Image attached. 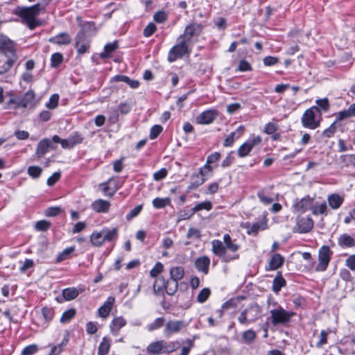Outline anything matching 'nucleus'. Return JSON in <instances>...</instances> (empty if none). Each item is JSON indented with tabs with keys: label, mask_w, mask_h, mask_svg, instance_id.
I'll list each match as a JSON object with an SVG mask.
<instances>
[{
	"label": "nucleus",
	"mask_w": 355,
	"mask_h": 355,
	"mask_svg": "<svg viewBox=\"0 0 355 355\" xmlns=\"http://www.w3.org/2000/svg\"><path fill=\"white\" fill-rule=\"evenodd\" d=\"M63 60V56L60 53H55L51 58V66L53 68L57 67Z\"/></svg>",
	"instance_id": "a18cd8bd"
},
{
	"label": "nucleus",
	"mask_w": 355,
	"mask_h": 355,
	"mask_svg": "<svg viewBox=\"0 0 355 355\" xmlns=\"http://www.w3.org/2000/svg\"><path fill=\"white\" fill-rule=\"evenodd\" d=\"M204 175L205 173H202V168H200L199 172L193 175L192 182H194L198 185V187L202 185L205 181Z\"/></svg>",
	"instance_id": "3c124183"
},
{
	"label": "nucleus",
	"mask_w": 355,
	"mask_h": 355,
	"mask_svg": "<svg viewBox=\"0 0 355 355\" xmlns=\"http://www.w3.org/2000/svg\"><path fill=\"white\" fill-rule=\"evenodd\" d=\"M187 345L181 349V353L179 355H189L191 348L193 347V341L191 339L186 340Z\"/></svg>",
	"instance_id": "680f3d73"
},
{
	"label": "nucleus",
	"mask_w": 355,
	"mask_h": 355,
	"mask_svg": "<svg viewBox=\"0 0 355 355\" xmlns=\"http://www.w3.org/2000/svg\"><path fill=\"white\" fill-rule=\"evenodd\" d=\"M91 207L96 212L106 213L109 211L110 203L109 201L98 199L93 202Z\"/></svg>",
	"instance_id": "393cba45"
},
{
	"label": "nucleus",
	"mask_w": 355,
	"mask_h": 355,
	"mask_svg": "<svg viewBox=\"0 0 355 355\" xmlns=\"http://www.w3.org/2000/svg\"><path fill=\"white\" fill-rule=\"evenodd\" d=\"M211 291L209 288H205L200 291L197 296V300L200 303L205 302L209 297Z\"/></svg>",
	"instance_id": "49530a36"
},
{
	"label": "nucleus",
	"mask_w": 355,
	"mask_h": 355,
	"mask_svg": "<svg viewBox=\"0 0 355 355\" xmlns=\"http://www.w3.org/2000/svg\"><path fill=\"white\" fill-rule=\"evenodd\" d=\"M164 318H157L153 322L148 324L147 329L149 331H153L156 329L161 328L164 324Z\"/></svg>",
	"instance_id": "58836bf2"
},
{
	"label": "nucleus",
	"mask_w": 355,
	"mask_h": 355,
	"mask_svg": "<svg viewBox=\"0 0 355 355\" xmlns=\"http://www.w3.org/2000/svg\"><path fill=\"white\" fill-rule=\"evenodd\" d=\"M329 331L322 330L319 335V340L316 343V347L321 348L324 345L327 343V337Z\"/></svg>",
	"instance_id": "37998d69"
},
{
	"label": "nucleus",
	"mask_w": 355,
	"mask_h": 355,
	"mask_svg": "<svg viewBox=\"0 0 355 355\" xmlns=\"http://www.w3.org/2000/svg\"><path fill=\"white\" fill-rule=\"evenodd\" d=\"M50 222L45 220H40L37 222L35 225L36 230H37L38 231H46L50 227Z\"/></svg>",
	"instance_id": "4d7b16f0"
},
{
	"label": "nucleus",
	"mask_w": 355,
	"mask_h": 355,
	"mask_svg": "<svg viewBox=\"0 0 355 355\" xmlns=\"http://www.w3.org/2000/svg\"><path fill=\"white\" fill-rule=\"evenodd\" d=\"M38 350V347L35 344L30 345L28 346L25 347L22 351L21 355H33L35 354Z\"/></svg>",
	"instance_id": "de8ad7c7"
},
{
	"label": "nucleus",
	"mask_w": 355,
	"mask_h": 355,
	"mask_svg": "<svg viewBox=\"0 0 355 355\" xmlns=\"http://www.w3.org/2000/svg\"><path fill=\"white\" fill-rule=\"evenodd\" d=\"M178 341H166L159 340L150 343L146 347V352L150 355H159L161 354H171L180 347Z\"/></svg>",
	"instance_id": "7ed1b4c3"
},
{
	"label": "nucleus",
	"mask_w": 355,
	"mask_h": 355,
	"mask_svg": "<svg viewBox=\"0 0 355 355\" xmlns=\"http://www.w3.org/2000/svg\"><path fill=\"white\" fill-rule=\"evenodd\" d=\"M160 282L162 284H164V288L166 293L169 295H173L178 288V282L173 279L168 280L166 283H164V279L163 278H159L155 280L153 284V290L155 294L159 293V292L162 290V286L158 285V282Z\"/></svg>",
	"instance_id": "9b49d317"
},
{
	"label": "nucleus",
	"mask_w": 355,
	"mask_h": 355,
	"mask_svg": "<svg viewBox=\"0 0 355 355\" xmlns=\"http://www.w3.org/2000/svg\"><path fill=\"white\" fill-rule=\"evenodd\" d=\"M118 48L117 42L108 43L104 46V51L101 53V58H107Z\"/></svg>",
	"instance_id": "e433bc0d"
},
{
	"label": "nucleus",
	"mask_w": 355,
	"mask_h": 355,
	"mask_svg": "<svg viewBox=\"0 0 355 355\" xmlns=\"http://www.w3.org/2000/svg\"><path fill=\"white\" fill-rule=\"evenodd\" d=\"M191 46L186 43L182 37H178L176 44L170 49L167 59L168 62H173L186 55H189L191 52Z\"/></svg>",
	"instance_id": "0eeeda50"
},
{
	"label": "nucleus",
	"mask_w": 355,
	"mask_h": 355,
	"mask_svg": "<svg viewBox=\"0 0 355 355\" xmlns=\"http://www.w3.org/2000/svg\"><path fill=\"white\" fill-rule=\"evenodd\" d=\"M79 295V292L76 288H67L62 291V296L63 297L67 300L70 301L74 300Z\"/></svg>",
	"instance_id": "f704fd0d"
},
{
	"label": "nucleus",
	"mask_w": 355,
	"mask_h": 355,
	"mask_svg": "<svg viewBox=\"0 0 355 355\" xmlns=\"http://www.w3.org/2000/svg\"><path fill=\"white\" fill-rule=\"evenodd\" d=\"M297 231L300 233H307L313 227V221L309 217H302L297 220Z\"/></svg>",
	"instance_id": "f3484780"
},
{
	"label": "nucleus",
	"mask_w": 355,
	"mask_h": 355,
	"mask_svg": "<svg viewBox=\"0 0 355 355\" xmlns=\"http://www.w3.org/2000/svg\"><path fill=\"white\" fill-rule=\"evenodd\" d=\"M163 265L160 262L156 263L155 266L150 270V275L152 277H156L158 276L159 274H160L163 270Z\"/></svg>",
	"instance_id": "864d4df0"
},
{
	"label": "nucleus",
	"mask_w": 355,
	"mask_h": 355,
	"mask_svg": "<svg viewBox=\"0 0 355 355\" xmlns=\"http://www.w3.org/2000/svg\"><path fill=\"white\" fill-rule=\"evenodd\" d=\"M69 140L72 146L74 147L76 145L83 142V137L81 134L78 132H75L73 135L69 137Z\"/></svg>",
	"instance_id": "6e6d98bb"
},
{
	"label": "nucleus",
	"mask_w": 355,
	"mask_h": 355,
	"mask_svg": "<svg viewBox=\"0 0 355 355\" xmlns=\"http://www.w3.org/2000/svg\"><path fill=\"white\" fill-rule=\"evenodd\" d=\"M338 245L343 249L355 248V238L344 233L338 238Z\"/></svg>",
	"instance_id": "a211bd4d"
},
{
	"label": "nucleus",
	"mask_w": 355,
	"mask_h": 355,
	"mask_svg": "<svg viewBox=\"0 0 355 355\" xmlns=\"http://www.w3.org/2000/svg\"><path fill=\"white\" fill-rule=\"evenodd\" d=\"M171 200L169 198H156L153 200V205L156 209H162L169 205Z\"/></svg>",
	"instance_id": "4c0bfd02"
},
{
	"label": "nucleus",
	"mask_w": 355,
	"mask_h": 355,
	"mask_svg": "<svg viewBox=\"0 0 355 355\" xmlns=\"http://www.w3.org/2000/svg\"><path fill=\"white\" fill-rule=\"evenodd\" d=\"M153 19L157 23H162L166 20L167 15L164 11H159L154 15Z\"/></svg>",
	"instance_id": "338daca9"
},
{
	"label": "nucleus",
	"mask_w": 355,
	"mask_h": 355,
	"mask_svg": "<svg viewBox=\"0 0 355 355\" xmlns=\"http://www.w3.org/2000/svg\"><path fill=\"white\" fill-rule=\"evenodd\" d=\"M42 313L46 322L51 320L53 317V311L49 307H43L42 309Z\"/></svg>",
	"instance_id": "e2e57ef3"
},
{
	"label": "nucleus",
	"mask_w": 355,
	"mask_h": 355,
	"mask_svg": "<svg viewBox=\"0 0 355 355\" xmlns=\"http://www.w3.org/2000/svg\"><path fill=\"white\" fill-rule=\"evenodd\" d=\"M90 241L94 246H101L105 242L102 231L93 232L90 236Z\"/></svg>",
	"instance_id": "7c9ffc66"
},
{
	"label": "nucleus",
	"mask_w": 355,
	"mask_h": 355,
	"mask_svg": "<svg viewBox=\"0 0 355 355\" xmlns=\"http://www.w3.org/2000/svg\"><path fill=\"white\" fill-rule=\"evenodd\" d=\"M35 95L33 90H28L21 96L10 98L8 107L13 109L33 107L35 105Z\"/></svg>",
	"instance_id": "39448f33"
},
{
	"label": "nucleus",
	"mask_w": 355,
	"mask_h": 355,
	"mask_svg": "<svg viewBox=\"0 0 355 355\" xmlns=\"http://www.w3.org/2000/svg\"><path fill=\"white\" fill-rule=\"evenodd\" d=\"M163 128L159 125H153L150 132L149 137L150 139H154L162 132Z\"/></svg>",
	"instance_id": "5fc2aeb1"
},
{
	"label": "nucleus",
	"mask_w": 355,
	"mask_h": 355,
	"mask_svg": "<svg viewBox=\"0 0 355 355\" xmlns=\"http://www.w3.org/2000/svg\"><path fill=\"white\" fill-rule=\"evenodd\" d=\"M261 307L256 303L251 304L243 309L238 316V321L242 325H248L261 318Z\"/></svg>",
	"instance_id": "20e7f679"
},
{
	"label": "nucleus",
	"mask_w": 355,
	"mask_h": 355,
	"mask_svg": "<svg viewBox=\"0 0 355 355\" xmlns=\"http://www.w3.org/2000/svg\"><path fill=\"white\" fill-rule=\"evenodd\" d=\"M185 326V323L182 320H171L165 324L163 332L166 338H169L172 334L178 333Z\"/></svg>",
	"instance_id": "4468645a"
},
{
	"label": "nucleus",
	"mask_w": 355,
	"mask_h": 355,
	"mask_svg": "<svg viewBox=\"0 0 355 355\" xmlns=\"http://www.w3.org/2000/svg\"><path fill=\"white\" fill-rule=\"evenodd\" d=\"M49 148H53L49 139L45 138L42 139L37 144L36 149V155L38 157H42L48 151Z\"/></svg>",
	"instance_id": "5701e85b"
},
{
	"label": "nucleus",
	"mask_w": 355,
	"mask_h": 355,
	"mask_svg": "<svg viewBox=\"0 0 355 355\" xmlns=\"http://www.w3.org/2000/svg\"><path fill=\"white\" fill-rule=\"evenodd\" d=\"M270 313L272 323L274 325L288 323L290 322L291 318L295 315L293 311H287L281 306L271 310Z\"/></svg>",
	"instance_id": "1a4fd4ad"
},
{
	"label": "nucleus",
	"mask_w": 355,
	"mask_h": 355,
	"mask_svg": "<svg viewBox=\"0 0 355 355\" xmlns=\"http://www.w3.org/2000/svg\"><path fill=\"white\" fill-rule=\"evenodd\" d=\"M218 114L219 112L217 110L209 109L199 114L196 121L198 124H210L218 117Z\"/></svg>",
	"instance_id": "2eb2a0df"
},
{
	"label": "nucleus",
	"mask_w": 355,
	"mask_h": 355,
	"mask_svg": "<svg viewBox=\"0 0 355 355\" xmlns=\"http://www.w3.org/2000/svg\"><path fill=\"white\" fill-rule=\"evenodd\" d=\"M49 42L57 45H68L71 42V37L67 33H61L50 37Z\"/></svg>",
	"instance_id": "6ab92c4d"
},
{
	"label": "nucleus",
	"mask_w": 355,
	"mask_h": 355,
	"mask_svg": "<svg viewBox=\"0 0 355 355\" xmlns=\"http://www.w3.org/2000/svg\"><path fill=\"white\" fill-rule=\"evenodd\" d=\"M211 245L214 254L221 258L225 262H229L239 258V255L238 254H235L233 256L227 254L226 252V247L223 244L222 241L219 240L215 239L212 241Z\"/></svg>",
	"instance_id": "9d476101"
},
{
	"label": "nucleus",
	"mask_w": 355,
	"mask_h": 355,
	"mask_svg": "<svg viewBox=\"0 0 355 355\" xmlns=\"http://www.w3.org/2000/svg\"><path fill=\"white\" fill-rule=\"evenodd\" d=\"M211 208H212L211 202L210 201H205V202H200V203L197 204L196 205H195L192 208V212L195 214L196 212H198L202 209L209 211L211 209Z\"/></svg>",
	"instance_id": "79ce46f5"
},
{
	"label": "nucleus",
	"mask_w": 355,
	"mask_h": 355,
	"mask_svg": "<svg viewBox=\"0 0 355 355\" xmlns=\"http://www.w3.org/2000/svg\"><path fill=\"white\" fill-rule=\"evenodd\" d=\"M74 251L75 248L73 246L64 249L58 255L57 262H61L70 259Z\"/></svg>",
	"instance_id": "c9c22d12"
},
{
	"label": "nucleus",
	"mask_w": 355,
	"mask_h": 355,
	"mask_svg": "<svg viewBox=\"0 0 355 355\" xmlns=\"http://www.w3.org/2000/svg\"><path fill=\"white\" fill-rule=\"evenodd\" d=\"M279 275H277L273 280L272 290L276 293L279 292L286 284L285 279L282 277L279 272Z\"/></svg>",
	"instance_id": "a19ab883"
},
{
	"label": "nucleus",
	"mask_w": 355,
	"mask_h": 355,
	"mask_svg": "<svg viewBox=\"0 0 355 355\" xmlns=\"http://www.w3.org/2000/svg\"><path fill=\"white\" fill-rule=\"evenodd\" d=\"M256 332L252 329H248L242 334V342L246 345H250L254 343L256 338Z\"/></svg>",
	"instance_id": "473e14b6"
},
{
	"label": "nucleus",
	"mask_w": 355,
	"mask_h": 355,
	"mask_svg": "<svg viewBox=\"0 0 355 355\" xmlns=\"http://www.w3.org/2000/svg\"><path fill=\"white\" fill-rule=\"evenodd\" d=\"M321 120V112L316 106L307 109L303 114L301 121L304 128L314 130L319 127Z\"/></svg>",
	"instance_id": "423d86ee"
},
{
	"label": "nucleus",
	"mask_w": 355,
	"mask_h": 355,
	"mask_svg": "<svg viewBox=\"0 0 355 355\" xmlns=\"http://www.w3.org/2000/svg\"><path fill=\"white\" fill-rule=\"evenodd\" d=\"M313 198L306 196L298 200L294 204V208L297 211L304 212L309 209H311Z\"/></svg>",
	"instance_id": "412c9836"
},
{
	"label": "nucleus",
	"mask_w": 355,
	"mask_h": 355,
	"mask_svg": "<svg viewBox=\"0 0 355 355\" xmlns=\"http://www.w3.org/2000/svg\"><path fill=\"white\" fill-rule=\"evenodd\" d=\"M157 27L155 24L150 23L144 30V35L146 37L151 36L156 31Z\"/></svg>",
	"instance_id": "69168bd1"
},
{
	"label": "nucleus",
	"mask_w": 355,
	"mask_h": 355,
	"mask_svg": "<svg viewBox=\"0 0 355 355\" xmlns=\"http://www.w3.org/2000/svg\"><path fill=\"white\" fill-rule=\"evenodd\" d=\"M311 211L313 214L318 216L321 214L327 215V206L326 203H321L319 205H315L311 207Z\"/></svg>",
	"instance_id": "ea45409f"
},
{
	"label": "nucleus",
	"mask_w": 355,
	"mask_h": 355,
	"mask_svg": "<svg viewBox=\"0 0 355 355\" xmlns=\"http://www.w3.org/2000/svg\"><path fill=\"white\" fill-rule=\"evenodd\" d=\"M76 47L79 54H83L87 52L89 47V42L87 39L84 32H79L76 37Z\"/></svg>",
	"instance_id": "dca6fc26"
},
{
	"label": "nucleus",
	"mask_w": 355,
	"mask_h": 355,
	"mask_svg": "<svg viewBox=\"0 0 355 355\" xmlns=\"http://www.w3.org/2000/svg\"><path fill=\"white\" fill-rule=\"evenodd\" d=\"M184 275V270L181 266H174L170 269L171 279L178 282L183 278Z\"/></svg>",
	"instance_id": "2f4dec72"
},
{
	"label": "nucleus",
	"mask_w": 355,
	"mask_h": 355,
	"mask_svg": "<svg viewBox=\"0 0 355 355\" xmlns=\"http://www.w3.org/2000/svg\"><path fill=\"white\" fill-rule=\"evenodd\" d=\"M284 261V257L279 254H275L269 262V270H275L282 266Z\"/></svg>",
	"instance_id": "cd10ccee"
},
{
	"label": "nucleus",
	"mask_w": 355,
	"mask_h": 355,
	"mask_svg": "<svg viewBox=\"0 0 355 355\" xmlns=\"http://www.w3.org/2000/svg\"><path fill=\"white\" fill-rule=\"evenodd\" d=\"M344 202V196H341L338 193H332L327 197V202L329 206L333 209H339Z\"/></svg>",
	"instance_id": "4be33fe9"
},
{
	"label": "nucleus",
	"mask_w": 355,
	"mask_h": 355,
	"mask_svg": "<svg viewBox=\"0 0 355 355\" xmlns=\"http://www.w3.org/2000/svg\"><path fill=\"white\" fill-rule=\"evenodd\" d=\"M42 169L40 166H31L28 168V173L30 176L37 178L42 173Z\"/></svg>",
	"instance_id": "8fccbe9b"
},
{
	"label": "nucleus",
	"mask_w": 355,
	"mask_h": 355,
	"mask_svg": "<svg viewBox=\"0 0 355 355\" xmlns=\"http://www.w3.org/2000/svg\"><path fill=\"white\" fill-rule=\"evenodd\" d=\"M223 241L226 250H229L231 252H236L239 248V245L232 241L231 236L228 234L223 236Z\"/></svg>",
	"instance_id": "72a5a7b5"
},
{
	"label": "nucleus",
	"mask_w": 355,
	"mask_h": 355,
	"mask_svg": "<svg viewBox=\"0 0 355 355\" xmlns=\"http://www.w3.org/2000/svg\"><path fill=\"white\" fill-rule=\"evenodd\" d=\"M261 142V138L259 136L249 138L238 149V155L241 157L247 156L252 149Z\"/></svg>",
	"instance_id": "ddd939ff"
},
{
	"label": "nucleus",
	"mask_w": 355,
	"mask_h": 355,
	"mask_svg": "<svg viewBox=\"0 0 355 355\" xmlns=\"http://www.w3.org/2000/svg\"><path fill=\"white\" fill-rule=\"evenodd\" d=\"M76 314V311L73 309H69L66 311H64L62 313V315L60 318L61 322H69L71 319H72Z\"/></svg>",
	"instance_id": "603ef678"
},
{
	"label": "nucleus",
	"mask_w": 355,
	"mask_h": 355,
	"mask_svg": "<svg viewBox=\"0 0 355 355\" xmlns=\"http://www.w3.org/2000/svg\"><path fill=\"white\" fill-rule=\"evenodd\" d=\"M114 301L115 299L114 297H108L104 304L99 307L98 310V315L103 318H107L111 311Z\"/></svg>",
	"instance_id": "aec40b11"
},
{
	"label": "nucleus",
	"mask_w": 355,
	"mask_h": 355,
	"mask_svg": "<svg viewBox=\"0 0 355 355\" xmlns=\"http://www.w3.org/2000/svg\"><path fill=\"white\" fill-rule=\"evenodd\" d=\"M257 196L260 201L266 205L271 204L273 201V199L269 196H266L263 191H259Z\"/></svg>",
	"instance_id": "052dcab7"
},
{
	"label": "nucleus",
	"mask_w": 355,
	"mask_h": 355,
	"mask_svg": "<svg viewBox=\"0 0 355 355\" xmlns=\"http://www.w3.org/2000/svg\"><path fill=\"white\" fill-rule=\"evenodd\" d=\"M142 210V205H139L136 206L133 209H132L127 215H126V219L128 220H131L132 218L136 217L139 214V213Z\"/></svg>",
	"instance_id": "0e129e2a"
},
{
	"label": "nucleus",
	"mask_w": 355,
	"mask_h": 355,
	"mask_svg": "<svg viewBox=\"0 0 355 355\" xmlns=\"http://www.w3.org/2000/svg\"><path fill=\"white\" fill-rule=\"evenodd\" d=\"M114 82H124L131 88L136 89L139 86V82L136 80H131L128 76L124 75H117L112 78Z\"/></svg>",
	"instance_id": "bb28decb"
},
{
	"label": "nucleus",
	"mask_w": 355,
	"mask_h": 355,
	"mask_svg": "<svg viewBox=\"0 0 355 355\" xmlns=\"http://www.w3.org/2000/svg\"><path fill=\"white\" fill-rule=\"evenodd\" d=\"M111 347V340L103 337L98 348V355H107Z\"/></svg>",
	"instance_id": "c85d7f7f"
},
{
	"label": "nucleus",
	"mask_w": 355,
	"mask_h": 355,
	"mask_svg": "<svg viewBox=\"0 0 355 355\" xmlns=\"http://www.w3.org/2000/svg\"><path fill=\"white\" fill-rule=\"evenodd\" d=\"M105 241H112L118 236L119 230L117 227L112 229L103 228L102 230Z\"/></svg>",
	"instance_id": "c756f323"
},
{
	"label": "nucleus",
	"mask_w": 355,
	"mask_h": 355,
	"mask_svg": "<svg viewBox=\"0 0 355 355\" xmlns=\"http://www.w3.org/2000/svg\"><path fill=\"white\" fill-rule=\"evenodd\" d=\"M345 266L355 271V254L349 255L345 260Z\"/></svg>",
	"instance_id": "774afa93"
},
{
	"label": "nucleus",
	"mask_w": 355,
	"mask_h": 355,
	"mask_svg": "<svg viewBox=\"0 0 355 355\" xmlns=\"http://www.w3.org/2000/svg\"><path fill=\"white\" fill-rule=\"evenodd\" d=\"M210 260L207 257H201L197 259L195 261L196 268L204 274H207L209 271V266Z\"/></svg>",
	"instance_id": "a878e982"
},
{
	"label": "nucleus",
	"mask_w": 355,
	"mask_h": 355,
	"mask_svg": "<svg viewBox=\"0 0 355 355\" xmlns=\"http://www.w3.org/2000/svg\"><path fill=\"white\" fill-rule=\"evenodd\" d=\"M265 225L260 223H255L248 227V233L249 234H257L259 230H263Z\"/></svg>",
	"instance_id": "c03bdc74"
},
{
	"label": "nucleus",
	"mask_w": 355,
	"mask_h": 355,
	"mask_svg": "<svg viewBox=\"0 0 355 355\" xmlns=\"http://www.w3.org/2000/svg\"><path fill=\"white\" fill-rule=\"evenodd\" d=\"M59 101V95L54 94L51 96L49 101L46 103V106L49 109H54L58 106Z\"/></svg>",
	"instance_id": "09e8293b"
},
{
	"label": "nucleus",
	"mask_w": 355,
	"mask_h": 355,
	"mask_svg": "<svg viewBox=\"0 0 355 355\" xmlns=\"http://www.w3.org/2000/svg\"><path fill=\"white\" fill-rule=\"evenodd\" d=\"M316 104L319 110L321 109L324 112L327 111L329 108V101L327 98L318 99L316 101Z\"/></svg>",
	"instance_id": "bf43d9fd"
},
{
	"label": "nucleus",
	"mask_w": 355,
	"mask_h": 355,
	"mask_svg": "<svg viewBox=\"0 0 355 355\" xmlns=\"http://www.w3.org/2000/svg\"><path fill=\"white\" fill-rule=\"evenodd\" d=\"M126 320L122 317L119 316L114 318L110 324V331L113 335H118L119 330L125 326Z\"/></svg>",
	"instance_id": "b1692460"
},
{
	"label": "nucleus",
	"mask_w": 355,
	"mask_h": 355,
	"mask_svg": "<svg viewBox=\"0 0 355 355\" xmlns=\"http://www.w3.org/2000/svg\"><path fill=\"white\" fill-rule=\"evenodd\" d=\"M17 60L15 44L10 40H3L0 44V75L8 72Z\"/></svg>",
	"instance_id": "f03ea898"
},
{
	"label": "nucleus",
	"mask_w": 355,
	"mask_h": 355,
	"mask_svg": "<svg viewBox=\"0 0 355 355\" xmlns=\"http://www.w3.org/2000/svg\"><path fill=\"white\" fill-rule=\"evenodd\" d=\"M44 6L40 3L30 7H19L15 11V15L19 16L24 24L31 30L42 25V21L37 19L40 13H44Z\"/></svg>",
	"instance_id": "f257e3e1"
},
{
	"label": "nucleus",
	"mask_w": 355,
	"mask_h": 355,
	"mask_svg": "<svg viewBox=\"0 0 355 355\" xmlns=\"http://www.w3.org/2000/svg\"><path fill=\"white\" fill-rule=\"evenodd\" d=\"M331 254L329 246L323 245L320 248L318 252L319 263L315 268L316 271L322 272L326 270L331 259Z\"/></svg>",
	"instance_id": "f8f14e48"
},
{
	"label": "nucleus",
	"mask_w": 355,
	"mask_h": 355,
	"mask_svg": "<svg viewBox=\"0 0 355 355\" xmlns=\"http://www.w3.org/2000/svg\"><path fill=\"white\" fill-rule=\"evenodd\" d=\"M336 123V121H334L328 128L325 129L323 131L322 135L324 137L329 138L335 134V132L337 130Z\"/></svg>",
	"instance_id": "13d9d810"
},
{
	"label": "nucleus",
	"mask_w": 355,
	"mask_h": 355,
	"mask_svg": "<svg viewBox=\"0 0 355 355\" xmlns=\"http://www.w3.org/2000/svg\"><path fill=\"white\" fill-rule=\"evenodd\" d=\"M203 26L200 24L191 23L185 27L184 33L179 37H182L186 43L193 46L198 41V37L202 32Z\"/></svg>",
	"instance_id": "6e6552de"
}]
</instances>
